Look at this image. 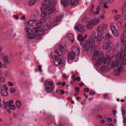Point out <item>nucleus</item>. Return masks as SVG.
<instances>
[{
  "label": "nucleus",
  "instance_id": "35",
  "mask_svg": "<svg viewBox=\"0 0 126 126\" xmlns=\"http://www.w3.org/2000/svg\"><path fill=\"white\" fill-rule=\"evenodd\" d=\"M99 52L97 50H95L93 53V56L95 57H98L99 56Z\"/></svg>",
  "mask_w": 126,
  "mask_h": 126
},
{
  "label": "nucleus",
  "instance_id": "64",
  "mask_svg": "<svg viewBox=\"0 0 126 126\" xmlns=\"http://www.w3.org/2000/svg\"><path fill=\"white\" fill-rule=\"evenodd\" d=\"M79 86L80 87H81L82 86L84 85V83L82 82L79 84Z\"/></svg>",
  "mask_w": 126,
  "mask_h": 126
},
{
  "label": "nucleus",
  "instance_id": "8",
  "mask_svg": "<svg viewBox=\"0 0 126 126\" xmlns=\"http://www.w3.org/2000/svg\"><path fill=\"white\" fill-rule=\"evenodd\" d=\"M114 56V55L113 54H111L109 56L108 55H107L106 57L103 59V62L104 64H107L113 58Z\"/></svg>",
  "mask_w": 126,
  "mask_h": 126
},
{
  "label": "nucleus",
  "instance_id": "44",
  "mask_svg": "<svg viewBox=\"0 0 126 126\" xmlns=\"http://www.w3.org/2000/svg\"><path fill=\"white\" fill-rule=\"evenodd\" d=\"M80 79V78L79 77H77L76 78H75L73 79V81H75L76 80H77V81H79Z\"/></svg>",
  "mask_w": 126,
  "mask_h": 126
},
{
  "label": "nucleus",
  "instance_id": "52",
  "mask_svg": "<svg viewBox=\"0 0 126 126\" xmlns=\"http://www.w3.org/2000/svg\"><path fill=\"white\" fill-rule=\"evenodd\" d=\"M76 77L75 75L73 73H72V75L71 76V78L72 80H73V79L75 78Z\"/></svg>",
  "mask_w": 126,
  "mask_h": 126
},
{
  "label": "nucleus",
  "instance_id": "24",
  "mask_svg": "<svg viewBox=\"0 0 126 126\" xmlns=\"http://www.w3.org/2000/svg\"><path fill=\"white\" fill-rule=\"evenodd\" d=\"M79 0H70V3L73 6H75L78 3Z\"/></svg>",
  "mask_w": 126,
  "mask_h": 126
},
{
  "label": "nucleus",
  "instance_id": "19",
  "mask_svg": "<svg viewBox=\"0 0 126 126\" xmlns=\"http://www.w3.org/2000/svg\"><path fill=\"white\" fill-rule=\"evenodd\" d=\"M46 10L48 12H50L49 13L53 12L55 10V8L52 6L49 5L46 8Z\"/></svg>",
  "mask_w": 126,
  "mask_h": 126
},
{
  "label": "nucleus",
  "instance_id": "29",
  "mask_svg": "<svg viewBox=\"0 0 126 126\" xmlns=\"http://www.w3.org/2000/svg\"><path fill=\"white\" fill-rule=\"evenodd\" d=\"M1 95L3 96H6L8 94V93L7 91L4 90H2L1 92Z\"/></svg>",
  "mask_w": 126,
  "mask_h": 126
},
{
  "label": "nucleus",
  "instance_id": "39",
  "mask_svg": "<svg viewBox=\"0 0 126 126\" xmlns=\"http://www.w3.org/2000/svg\"><path fill=\"white\" fill-rule=\"evenodd\" d=\"M63 17V15H60L58 16L56 18V21H59L60 20V19H62Z\"/></svg>",
  "mask_w": 126,
  "mask_h": 126
},
{
  "label": "nucleus",
  "instance_id": "2",
  "mask_svg": "<svg viewBox=\"0 0 126 126\" xmlns=\"http://www.w3.org/2000/svg\"><path fill=\"white\" fill-rule=\"evenodd\" d=\"M120 46L122 47L121 50L122 52L120 54L119 53H118L116 56V57L118 59V61H120V63L123 64H126V59H124V56H126V53L125 52L126 51V44H124L123 45H121Z\"/></svg>",
  "mask_w": 126,
  "mask_h": 126
},
{
  "label": "nucleus",
  "instance_id": "10",
  "mask_svg": "<svg viewBox=\"0 0 126 126\" xmlns=\"http://www.w3.org/2000/svg\"><path fill=\"white\" fill-rule=\"evenodd\" d=\"M110 65L109 64L107 65H104L102 66L100 68V70L101 71L104 72H105L106 71H109L110 69Z\"/></svg>",
  "mask_w": 126,
  "mask_h": 126
},
{
  "label": "nucleus",
  "instance_id": "57",
  "mask_svg": "<svg viewBox=\"0 0 126 126\" xmlns=\"http://www.w3.org/2000/svg\"><path fill=\"white\" fill-rule=\"evenodd\" d=\"M8 84L10 86H12L14 85V84L13 83L10 81L8 82Z\"/></svg>",
  "mask_w": 126,
  "mask_h": 126
},
{
  "label": "nucleus",
  "instance_id": "41",
  "mask_svg": "<svg viewBox=\"0 0 126 126\" xmlns=\"http://www.w3.org/2000/svg\"><path fill=\"white\" fill-rule=\"evenodd\" d=\"M110 29L112 32L114 31V30H116L115 29V26L113 25H111Z\"/></svg>",
  "mask_w": 126,
  "mask_h": 126
},
{
  "label": "nucleus",
  "instance_id": "61",
  "mask_svg": "<svg viewBox=\"0 0 126 126\" xmlns=\"http://www.w3.org/2000/svg\"><path fill=\"white\" fill-rule=\"evenodd\" d=\"M47 4L45 2H43L42 3V5L43 6H45L47 5Z\"/></svg>",
  "mask_w": 126,
  "mask_h": 126
},
{
  "label": "nucleus",
  "instance_id": "16",
  "mask_svg": "<svg viewBox=\"0 0 126 126\" xmlns=\"http://www.w3.org/2000/svg\"><path fill=\"white\" fill-rule=\"evenodd\" d=\"M40 30L41 28L39 27L34 28L32 30V32L40 35L41 34V31Z\"/></svg>",
  "mask_w": 126,
  "mask_h": 126
},
{
  "label": "nucleus",
  "instance_id": "43",
  "mask_svg": "<svg viewBox=\"0 0 126 126\" xmlns=\"http://www.w3.org/2000/svg\"><path fill=\"white\" fill-rule=\"evenodd\" d=\"M100 19L102 20L105 19V17L104 15L102 14L101 15L99 16Z\"/></svg>",
  "mask_w": 126,
  "mask_h": 126
},
{
  "label": "nucleus",
  "instance_id": "63",
  "mask_svg": "<svg viewBox=\"0 0 126 126\" xmlns=\"http://www.w3.org/2000/svg\"><path fill=\"white\" fill-rule=\"evenodd\" d=\"M121 111L122 112V114L123 115H124L125 114V110L123 109H122Z\"/></svg>",
  "mask_w": 126,
  "mask_h": 126
},
{
  "label": "nucleus",
  "instance_id": "1",
  "mask_svg": "<svg viewBox=\"0 0 126 126\" xmlns=\"http://www.w3.org/2000/svg\"><path fill=\"white\" fill-rule=\"evenodd\" d=\"M96 38V34L94 32H92L90 39H88L87 41L84 39L80 34H79L77 37V39L80 42L81 47L86 51L94 47Z\"/></svg>",
  "mask_w": 126,
  "mask_h": 126
},
{
  "label": "nucleus",
  "instance_id": "18",
  "mask_svg": "<svg viewBox=\"0 0 126 126\" xmlns=\"http://www.w3.org/2000/svg\"><path fill=\"white\" fill-rule=\"evenodd\" d=\"M121 40L122 42H124L126 41V30L124 31L122 34L121 37Z\"/></svg>",
  "mask_w": 126,
  "mask_h": 126
},
{
  "label": "nucleus",
  "instance_id": "15",
  "mask_svg": "<svg viewBox=\"0 0 126 126\" xmlns=\"http://www.w3.org/2000/svg\"><path fill=\"white\" fill-rule=\"evenodd\" d=\"M28 24L31 26H34L38 25V21L37 20H30L28 22Z\"/></svg>",
  "mask_w": 126,
  "mask_h": 126
},
{
  "label": "nucleus",
  "instance_id": "31",
  "mask_svg": "<svg viewBox=\"0 0 126 126\" xmlns=\"http://www.w3.org/2000/svg\"><path fill=\"white\" fill-rule=\"evenodd\" d=\"M60 63L61 65L62 66H64L65 64V59L64 58H63L62 59H61L60 60Z\"/></svg>",
  "mask_w": 126,
  "mask_h": 126
},
{
  "label": "nucleus",
  "instance_id": "6",
  "mask_svg": "<svg viewBox=\"0 0 126 126\" xmlns=\"http://www.w3.org/2000/svg\"><path fill=\"white\" fill-rule=\"evenodd\" d=\"M107 27V24L103 23L99 25L97 28V31L99 32H101L106 29Z\"/></svg>",
  "mask_w": 126,
  "mask_h": 126
},
{
  "label": "nucleus",
  "instance_id": "23",
  "mask_svg": "<svg viewBox=\"0 0 126 126\" xmlns=\"http://www.w3.org/2000/svg\"><path fill=\"white\" fill-rule=\"evenodd\" d=\"M103 59L102 58H98L96 61L95 65L97 66H99L102 63Z\"/></svg>",
  "mask_w": 126,
  "mask_h": 126
},
{
  "label": "nucleus",
  "instance_id": "20",
  "mask_svg": "<svg viewBox=\"0 0 126 126\" xmlns=\"http://www.w3.org/2000/svg\"><path fill=\"white\" fill-rule=\"evenodd\" d=\"M120 61L118 60V61H114L113 62L111 65H110L111 68H114L116 67L119 64H120Z\"/></svg>",
  "mask_w": 126,
  "mask_h": 126
},
{
  "label": "nucleus",
  "instance_id": "13",
  "mask_svg": "<svg viewBox=\"0 0 126 126\" xmlns=\"http://www.w3.org/2000/svg\"><path fill=\"white\" fill-rule=\"evenodd\" d=\"M123 69V68L122 66L118 67V68L115 70L113 72L114 75L116 76H119L120 73L121 71Z\"/></svg>",
  "mask_w": 126,
  "mask_h": 126
},
{
  "label": "nucleus",
  "instance_id": "58",
  "mask_svg": "<svg viewBox=\"0 0 126 126\" xmlns=\"http://www.w3.org/2000/svg\"><path fill=\"white\" fill-rule=\"evenodd\" d=\"M104 6L105 8L108 9L109 8V6H107V5L106 3L104 4Z\"/></svg>",
  "mask_w": 126,
  "mask_h": 126
},
{
  "label": "nucleus",
  "instance_id": "3",
  "mask_svg": "<svg viewBox=\"0 0 126 126\" xmlns=\"http://www.w3.org/2000/svg\"><path fill=\"white\" fill-rule=\"evenodd\" d=\"M54 82L53 81L46 80L44 84L45 91L48 93L52 92L54 89Z\"/></svg>",
  "mask_w": 126,
  "mask_h": 126
},
{
  "label": "nucleus",
  "instance_id": "49",
  "mask_svg": "<svg viewBox=\"0 0 126 126\" xmlns=\"http://www.w3.org/2000/svg\"><path fill=\"white\" fill-rule=\"evenodd\" d=\"M119 17L120 16L118 15H117L115 16L114 18L115 20H118L119 19Z\"/></svg>",
  "mask_w": 126,
  "mask_h": 126
},
{
  "label": "nucleus",
  "instance_id": "12",
  "mask_svg": "<svg viewBox=\"0 0 126 126\" xmlns=\"http://www.w3.org/2000/svg\"><path fill=\"white\" fill-rule=\"evenodd\" d=\"M57 24V22L55 19L52 20V21H49L47 22L46 25L49 28L51 26L55 25Z\"/></svg>",
  "mask_w": 126,
  "mask_h": 126
},
{
  "label": "nucleus",
  "instance_id": "47",
  "mask_svg": "<svg viewBox=\"0 0 126 126\" xmlns=\"http://www.w3.org/2000/svg\"><path fill=\"white\" fill-rule=\"evenodd\" d=\"M13 31L12 30H10L9 31L8 33V36H11L13 34Z\"/></svg>",
  "mask_w": 126,
  "mask_h": 126
},
{
  "label": "nucleus",
  "instance_id": "14",
  "mask_svg": "<svg viewBox=\"0 0 126 126\" xmlns=\"http://www.w3.org/2000/svg\"><path fill=\"white\" fill-rule=\"evenodd\" d=\"M91 21L94 26L97 25L100 22V19L97 18H94Z\"/></svg>",
  "mask_w": 126,
  "mask_h": 126
},
{
  "label": "nucleus",
  "instance_id": "56",
  "mask_svg": "<svg viewBox=\"0 0 126 126\" xmlns=\"http://www.w3.org/2000/svg\"><path fill=\"white\" fill-rule=\"evenodd\" d=\"M46 21L45 18H43L40 20V22L43 23L45 22Z\"/></svg>",
  "mask_w": 126,
  "mask_h": 126
},
{
  "label": "nucleus",
  "instance_id": "40",
  "mask_svg": "<svg viewBox=\"0 0 126 126\" xmlns=\"http://www.w3.org/2000/svg\"><path fill=\"white\" fill-rule=\"evenodd\" d=\"M3 104H6L7 106L10 107L11 104L9 102H5L4 101H3Z\"/></svg>",
  "mask_w": 126,
  "mask_h": 126
},
{
  "label": "nucleus",
  "instance_id": "9",
  "mask_svg": "<svg viewBox=\"0 0 126 126\" xmlns=\"http://www.w3.org/2000/svg\"><path fill=\"white\" fill-rule=\"evenodd\" d=\"M1 54L3 56V57H2V58L3 63V65L4 64H7L11 63V61L9 60L7 56H4V54Z\"/></svg>",
  "mask_w": 126,
  "mask_h": 126
},
{
  "label": "nucleus",
  "instance_id": "17",
  "mask_svg": "<svg viewBox=\"0 0 126 126\" xmlns=\"http://www.w3.org/2000/svg\"><path fill=\"white\" fill-rule=\"evenodd\" d=\"M66 37L70 42H73L74 40V35L72 33H68L66 35Z\"/></svg>",
  "mask_w": 126,
  "mask_h": 126
},
{
  "label": "nucleus",
  "instance_id": "7",
  "mask_svg": "<svg viewBox=\"0 0 126 126\" xmlns=\"http://www.w3.org/2000/svg\"><path fill=\"white\" fill-rule=\"evenodd\" d=\"M74 29L79 31L82 33L84 32V30L83 26L81 24H76L74 27Z\"/></svg>",
  "mask_w": 126,
  "mask_h": 126
},
{
  "label": "nucleus",
  "instance_id": "37",
  "mask_svg": "<svg viewBox=\"0 0 126 126\" xmlns=\"http://www.w3.org/2000/svg\"><path fill=\"white\" fill-rule=\"evenodd\" d=\"M49 28L46 25H45L43 26L42 29L44 31L47 30Z\"/></svg>",
  "mask_w": 126,
  "mask_h": 126
},
{
  "label": "nucleus",
  "instance_id": "59",
  "mask_svg": "<svg viewBox=\"0 0 126 126\" xmlns=\"http://www.w3.org/2000/svg\"><path fill=\"white\" fill-rule=\"evenodd\" d=\"M75 89L77 92H79V87H76L75 88Z\"/></svg>",
  "mask_w": 126,
  "mask_h": 126
},
{
  "label": "nucleus",
  "instance_id": "42",
  "mask_svg": "<svg viewBox=\"0 0 126 126\" xmlns=\"http://www.w3.org/2000/svg\"><path fill=\"white\" fill-rule=\"evenodd\" d=\"M110 35L109 34L107 33L105 35V39H108L110 38Z\"/></svg>",
  "mask_w": 126,
  "mask_h": 126
},
{
  "label": "nucleus",
  "instance_id": "62",
  "mask_svg": "<svg viewBox=\"0 0 126 126\" xmlns=\"http://www.w3.org/2000/svg\"><path fill=\"white\" fill-rule=\"evenodd\" d=\"M38 68H39V70L40 72L41 71V69L42 68V67L40 65L38 67Z\"/></svg>",
  "mask_w": 126,
  "mask_h": 126
},
{
  "label": "nucleus",
  "instance_id": "33",
  "mask_svg": "<svg viewBox=\"0 0 126 126\" xmlns=\"http://www.w3.org/2000/svg\"><path fill=\"white\" fill-rule=\"evenodd\" d=\"M112 33L113 35L116 37H117L119 35L118 32L117 30L112 31Z\"/></svg>",
  "mask_w": 126,
  "mask_h": 126
},
{
  "label": "nucleus",
  "instance_id": "60",
  "mask_svg": "<svg viewBox=\"0 0 126 126\" xmlns=\"http://www.w3.org/2000/svg\"><path fill=\"white\" fill-rule=\"evenodd\" d=\"M86 17H84L81 20V21L82 22H85L86 20Z\"/></svg>",
  "mask_w": 126,
  "mask_h": 126
},
{
  "label": "nucleus",
  "instance_id": "26",
  "mask_svg": "<svg viewBox=\"0 0 126 126\" xmlns=\"http://www.w3.org/2000/svg\"><path fill=\"white\" fill-rule=\"evenodd\" d=\"M102 33H100L97 34L96 41L97 42H100L102 39Z\"/></svg>",
  "mask_w": 126,
  "mask_h": 126
},
{
  "label": "nucleus",
  "instance_id": "4",
  "mask_svg": "<svg viewBox=\"0 0 126 126\" xmlns=\"http://www.w3.org/2000/svg\"><path fill=\"white\" fill-rule=\"evenodd\" d=\"M60 52L61 51L60 50H56L52 54V57L55 58L54 63L57 66H58L60 63L61 59L58 58V57L59 56Z\"/></svg>",
  "mask_w": 126,
  "mask_h": 126
},
{
  "label": "nucleus",
  "instance_id": "28",
  "mask_svg": "<svg viewBox=\"0 0 126 126\" xmlns=\"http://www.w3.org/2000/svg\"><path fill=\"white\" fill-rule=\"evenodd\" d=\"M76 55L74 54L72 52H71L69 53L68 55V57L71 60H72L74 58L75 56Z\"/></svg>",
  "mask_w": 126,
  "mask_h": 126
},
{
  "label": "nucleus",
  "instance_id": "32",
  "mask_svg": "<svg viewBox=\"0 0 126 126\" xmlns=\"http://www.w3.org/2000/svg\"><path fill=\"white\" fill-rule=\"evenodd\" d=\"M121 16L123 18L126 19V10H124Z\"/></svg>",
  "mask_w": 126,
  "mask_h": 126
},
{
  "label": "nucleus",
  "instance_id": "55",
  "mask_svg": "<svg viewBox=\"0 0 126 126\" xmlns=\"http://www.w3.org/2000/svg\"><path fill=\"white\" fill-rule=\"evenodd\" d=\"M3 87L4 89V90L7 91L8 90V88L6 85L4 84V85Z\"/></svg>",
  "mask_w": 126,
  "mask_h": 126
},
{
  "label": "nucleus",
  "instance_id": "46",
  "mask_svg": "<svg viewBox=\"0 0 126 126\" xmlns=\"http://www.w3.org/2000/svg\"><path fill=\"white\" fill-rule=\"evenodd\" d=\"M104 98L105 99H107L109 98L108 94L107 93H106L105 94L103 95Z\"/></svg>",
  "mask_w": 126,
  "mask_h": 126
},
{
  "label": "nucleus",
  "instance_id": "45",
  "mask_svg": "<svg viewBox=\"0 0 126 126\" xmlns=\"http://www.w3.org/2000/svg\"><path fill=\"white\" fill-rule=\"evenodd\" d=\"M5 78L3 77H0V82H3L5 81Z\"/></svg>",
  "mask_w": 126,
  "mask_h": 126
},
{
  "label": "nucleus",
  "instance_id": "25",
  "mask_svg": "<svg viewBox=\"0 0 126 126\" xmlns=\"http://www.w3.org/2000/svg\"><path fill=\"white\" fill-rule=\"evenodd\" d=\"M61 2L64 6H66L69 3V0H61Z\"/></svg>",
  "mask_w": 126,
  "mask_h": 126
},
{
  "label": "nucleus",
  "instance_id": "36",
  "mask_svg": "<svg viewBox=\"0 0 126 126\" xmlns=\"http://www.w3.org/2000/svg\"><path fill=\"white\" fill-rule=\"evenodd\" d=\"M96 10L97 11L95 12H94L93 11V9H91V11L94 15H98L99 14V10H98V8H96Z\"/></svg>",
  "mask_w": 126,
  "mask_h": 126
},
{
  "label": "nucleus",
  "instance_id": "30",
  "mask_svg": "<svg viewBox=\"0 0 126 126\" xmlns=\"http://www.w3.org/2000/svg\"><path fill=\"white\" fill-rule=\"evenodd\" d=\"M25 30L28 34H30V33L32 32V31L31 29L29 28H26L24 29Z\"/></svg>",
  "mask_w": 126,
  "mask_h": 126
},
{
  "label": "nucleus",
  "instance_id": "21",
  "mask_svg": "<svg viewBox=\"0 0 126 126\" xmlns=\"http://www.w3.org/2000/svg\"><path fill=\"white\" fill-rule=\"evenodd\" d=\"M94 26L91 21L90 20L86 25V26L88 29L91 30L93 28Z\"/></svg>",
  "mask_w": 126,
  "mask_h": 126
},
{
  "label": "nucleus",
  "instance_id": "22",
  "mask_svg": "<svg viewBox=\"0 0 126 126\" xmlns=\"http://www.w3.org/2000/svg\"><path fill=\"white\" fill-rule=\"evenodd\" d=\"M113 0H101L99 3L100 4H103L105 3H111L113 2Z\"/></svg>",
  "mask_w": 126,
  "mask_h": 126
},
{
  "label": "nucleus",
  "instance_id": "27",
  "mask_svg": "<svg viewBox=\"0 0 126 126\" xmlns=\"http://www.w3.org/2000/svg\"><path fill=\"white\" fill-rule=\"evenodd\" d=\"M27 38L29 39H32L36 38V36L33 34H30L27 35Z\"/></svg>",
  "mask_w": 126,
  "mask_h": 126
},
{
  "label": "nucleus",
  "instance_id": "48",
  "mask_svg": "<svg viewBox=\"0 0 126 126\" xmlns=\"http://www.w3.org/2000/svg\"><path fill=\"white\" fill-rule=\"evenodd\" d=\"M10 107L11 109L13 110H15L16 108L15 106L13 105H11Z\"/></svg>",
  "mask_w": 126,
  "mask_h": 126
},
{
  "label": "nucleus",
  "instance_id": "11",
  "mask_svg": "<svg viewBox=\"0 0 126 126\" xmlns=\"http://www.w3.org/2000/svg\"><path fill=\"white\" fill-rule=\"evenodd\" d=\"M72 51L76 55L78 56L79 54V48L76 46L73 47L72 48Z\"/></svg>",
  "mask_w": 126,
  "mask_h": 126
},
{
  "label": "nucleus",
  "instance_id": "38",
  "mask_svg": "<svg viewBox=\"0 0 126 126\" xmlns=\"http://www.w3.org/2000/svg\"><path fill=\"white\" fill-rule=\"evenodd\" d=\"M36 1V0H32L28 3V5L31 6L33 5Z\"/></svg>",
  "mask_w": 126,
  "mask_h": 126
},
{
  "label": "nucleus",
  "instance_id": "50",
  "mask_svg": "<svg viewBox=\"0 0 126 126\" xmlns=\"http://www.w3.org/2000/svg\"><path fill=\"white\" fill-rule=\"evenodd\" d=\"M10 91L12 93H14L15 91V89L14 88H11L10 89Z\"/></svg>",
  "mask_w": 126,
  "mask_h": 126
},
{
  "label": "nucleus",
  "instance_id": "5",
  "mask_svg": "<svg viewBox=\"0 0 126 126\" xmlns=\"http://www.w3.org/2000/svg\"><path fill=\"white\" fill-rule=\"evenodd\" d=\"M112 44L110 41L105 42L103 44V48L106 49L107 51L109 52L110 50Z\"/></svg>",
  "mask_w": 126,
  "mask_h": 126
},
{
  "label": "nucleus",
  "instance_id": "34",
  "mask_svg": "<svg viewBox=\"0 0 126 126\" xmlns=\"http://www.w3.org/2000/svg\"><path fill=\"white\" fill-rule=\"evenodd\" d=\"M16 106L18 109H20L21 106V102L18 100L16 101Z\"/></svg>",
  "mask_w": 126,
  "mask_h": 126
},
{
  "label": "nucleus",
  "instance_id": "53",
  "mask_svg": "<svg viewBox=\"0 0 126 126\" xmlns=\"http://www.w3.org/2000/svg\"><path fill=\"white\" fill-rule=\"evenodd\" d=\"M63 77H64L65 79H67L68 77V76H67L66 74H63L62 75Z\"/></svg>",
  "mask_w": 126,
  "mask_h": 126
},
{
  "label": "nucleus",
  "instance_id": "54",
  "mask_svg": "<svg viewBox=\"0 0 126 126\" xmlns=\"http://www.w3.org/2000/svg\"><path fill=\"white\" fill-rule=\"evenodd\" d=\"M46 14V13L45 12H43L41 14V16L42 17H44Z\"/></svg>",
  "mask_w": 126,
  "mask_h": 126
},
{
  "label": "nucleus",
  "instance_id": "51",
  "mask_svg": "<svg viewBox=\"0 0 126 126\" xmlns=\"http://www.w3.org/2000/svg\"><path fill=\"white\" fill-rule=\"evenodd\" d=\"M89 88H85L84 89V92H89Z\"/></svg>",
  "mask_w": 126,
  "mask_h": 126
}]
</instances>
